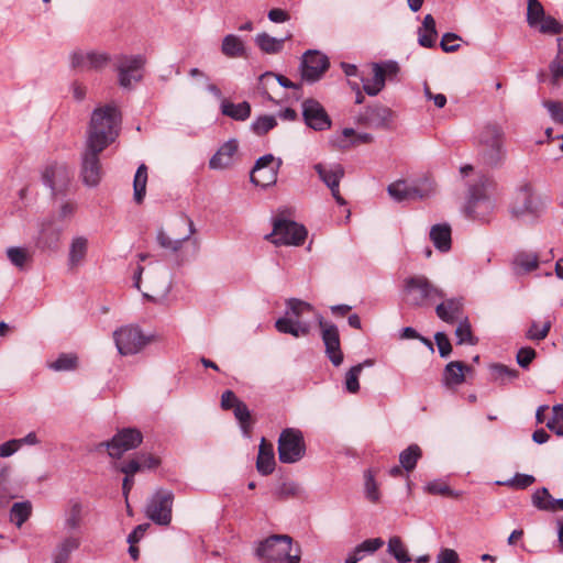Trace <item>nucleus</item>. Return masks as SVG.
<instances>
[{"label":"nucleus","instance_id":"1","mask_svg":"<svg viewBox=\"0 0 563 563\" xmlns=\"http://www.w3.org/2000/svg\"><path fill=\"white\" fill-rule=\"evenodd\" d=\"M121 114L117 107L107 104L96 108L91 114L86 145L103 151L119 135Z\"/></svg>","mask_w":563,"mask_h":563},{"label":"nucleus","instance_id":"2","mask_svg":"<svg viewBox=\"0 0 563 563\" xmlns=\"http://www.w3.org/2000/svg\"><path fill=\"white\" fill-rule=\"evenodd\" d=\"M478 152L483 163L490 167L501 166L507 156L506 133L498 123H487L478 134Z\"/></svg>","mask_w":563,"mask_h":563},{"label":"nucleus","instance_id":"3","mask_svg":"<svg viewBox=\"0 0 563 563\" xmlns=\"http://www.w3.org/2000/svg\"><path fill=\"white\" fill-rule=\"evenodd\" d=\"M287 310L283 318L275 322V328L280 333L291 334L295 338L306 336L310 333V323L300 318L307 312L313 311V307L300 299L290 298L286 301Z\"/></svg>","mask_w":563,"mask_h":563},{"label":"nucleus","instance_id":"4","mask_svg":"<svg viewBox=\"0 0 563 563\" xmlns=\"http://www.w3.org/2000/svg\"><path fill=\"white\" fill-rule=\"evenodd\" d=\"M292 551V539L287 534H274L260 542L256 555L267 562L299 563L300 549Z\"/></svg>","mask_w":563,"mask_h":563},{"label":"nucleus","instance_id":"5","mask_svg":"<svg viewBox=\"0 0 563 563\" xmlns=\"http://www.w3.org/2000/svg\"><path fill=\"white\" fill-rule=\"evenodd\" d=\"M490 185L488 177L479 175L476 183L470 185L468 200L465 206V213L473 220L487 221L495 208L494 201L487 195V187Z\"/></svg>","mask_w":563,"mask_h":563},{"label":"nucleus","instance_id":"6","mask_svg":"<svg viewBox=\"0 0 563 563\" xmlns=\"http://www.w3.org/2000/svg\"><path fill=\"white\" fill-rule=\"evenodd\" d=\"M407 301L411 306H423L443 299L445 294L434 286L426 276L417 275L405 280Z\"/></svg>","mask_w":563,"mask_h":563},{"label":"nucleus","instance_id":"7","mask_svg":"<svg viewBox=\"0 0 563 563\" xmlns=\"http://www.w3.org/2000/svg\"><path fill=\"white\" fill-rule=\"evenodd\" d=\"M306 454L303 434L299 429L286 428L278 439V459L282 463L292 464Z\"/></svg>","mask_w":563,"mask_h":563},{"label":"nucleus","instance_id":"8","mask_svg":"<svg viewBox=\"0 0 563 563\" xmlns=\"http://www.w3.org/2000/svg\"><path fill=\"white\" fill-rule=\"evenodd\" d=\"M113 339L119 353L123 356L140 353L153 339L145 335L136 325H124L113 332Z\"/></svg>","mask_w":563,"mask_h":563},{"label":"nucleus","instance_id":"9","mask_svg":"<svg viewBox=\"0 0 563 563\" xmlns=\"http://www.w3.org/2000/svg\"><path fill=\"white\" fill-rule=\"evenodd\" d=\"M509 210L511 216L516 219L528 216L536 217L539 213L540 200L534 195L532 186L529 183H522L516 188Z\"/></svg>","mask_w":563,"mask_h":563},{"label":"nucleus","instance_id":"10","mask_svg":"<svg viewBox=\"0 0 563 563\" xmlns=\"http://www.w3.org/2000/svg\"><path fill=\"white\" fill-rule=\"evenodd\" d=\"M145 64L146 58L143 55H120L115 64L119 85L124 89H130L134 84L141 81Z\"/></svg>","mask_w":563,"mask_h":563},{"label":"nucleus","instance_id":"11","mask_svg":"<svg viewBox=\"0 0 563 563\" xmlns=\"http://www.w3.org/2000/svg\"><path fill=\"white\" fill-rule=\"evenodd\" d=\"M306 236L307 230L303 225L290 220H276L273 232L266 239L276 245H300Z\"/></svg>","mask_w":563,"mask_h":563},{"label":"nucleus","instance_id":"12","mask_svg":"<svg viewBox=\"0 0 563 563\" xmlns=\"http://www.w3.org/2000/svg\"><path fill=\"white\" fill-rule=\"evenodd\" d=\"M174 494L159 489L148 500L146 516L157 525L167 526L172 520Z\"/></svg>","mask_w":563,"mask_h":563},{"label":"nucleus","instance_id":"13","mask_svg":"<svg viewBox=\"0 0 563 563\" xmlns=\"http://www.w3.org/2000/svg\"><path fill=\"white\" fill-rule=\"evenodd\" d=\"M143 440L140 430L135 428H125L119 431L111 441L102 443L106 445L111 457L120 459L124 452L137 448Z\"/></svg>","mask_w":563,"mask_h":563},{"label":"nucleus","instance_id":"14","mask_svg":"<svg viewBox=\"0 0 563 563\" xmlns=\"http://www.w3.org/2000/svg\"><path fill=\"white\" fill-rule=\"evenodd\" d=\"M110 60V55L103 52H85L77 49L70 54L71 68L80 73L89 70H102L109 65Z\"/></svg>","mask_w":563,"mask_h":563},{"label":"nucleus","instance_id":"15","mask_svg":"<svg viewBox=\"0 0 563 563\" xmlns=\"http://www.w3.org/2000/svg\"><path fill=\"white\" fill-rule=\"evenodd\" d=\"M318 323L321 328V336L328 357L334 366L341 365L343 353L340 347V335L336 325L324 321L321 316L318 317Z\"/></svg>","mask_w":563,"mask_h":563},{"label":"nucleus","instance_id":"16","mask_svg":"<svg viewBox=\"0 0 563 563\" xmlns=\"http://www.w3.org/2000/svg\"><path fill=\"white\" fill-rule=\"evenodd\" d=\"M329 59L325 55L318 51H308L301 59V77L306 81L314 82L321 78L329 68Z\"/></svg>","mask_w":563,"mask_h":563},{"label":"nucleus","instance_id":"17","mask_svg":"<svg viewBox=\"0 0 563 563\" xmlns=\"http://www.w3.org/2000/svg\"><path fill=\"white\" fill-rule=\"evenodd\" d=\"M102 151H97V148H89L86 145V150L81 157V169L80 177L82 183L88 187H96L102 176L101 165L99 161V154Z\"/></svg>","mask_w":563,"mask_h":563},{"label":"nucleus","instance_id":"18","mask_svg":"<svg viewBox=\"0 0 563 563\" xmlns=\"http://www.w3.org/2000/svg\"><path fill=\"white\" fill-rule=\"evenodd\" d=\"M320 179L329 187L331 194L339 205H345V200L340 195V181L344 177V168L341 164L325 165L318 163L313 166Z\"/></svg>","mask_w":563,"mask_h":563},{"label":"nucleus","instance_id":"19","mask_svg":"<svg viewBox=\"0 0 563 563\" xmlns=\"http://www.w3.org/2000/svg\"><path fill=\"white\" fill-rule=\"evenodd\" d=\"M88 514L89 508L87 504L82 503L79 498L69 499L64 514V529L67 533L80 536Z\"/></svg>","mask_w":563,"mask_h":563},{"label":"nucleus","instance_id":"20","mask_svg":"<svg viewBox=\"0 0 563 563\" xmlns=\"http://www.w3.org/2000/svg\"><path fill=\"white\" fill-rule=\"evenodd\" d=\"M302 117L305 123L314 131H324L331 128V119L325 109L314 99H307L302 102Z\"/></svg>","mask_w":563,"mask_h":563},{"label":"nucleus","instance_id":"21","mask_svg":"<svg viewBox=\"0 0 563 563\" xmlns=\"http://www.w3.org/2000/svg\"><path fill=\"white\" fill-rule=\"evenodd\" d=\"M44 184L51 188L53 196L65 192L70 183V172L64 164H54L43 173Z\"/></svg>","mask_w":563,"mask_h":563},{"label":"nucleus","instance_id":"22","mask_svg":"<svg viewBox=\"0 0 563 563\" xmlns=\"http://www.w3.org/2000/svg\"><path fill=\"white\" fill-rule=\"evenodd\" d=\"M187 223H188L189 232L186 236H184L181 239H172L162 229L158 230V232L156 234V241L159 244V246L165 250H169L173 254L177 255L179 264H181L186 261V258L181 254L184 243L189 241L191 235L196 232L194 221L188 218Z\"/></svg>","mask_w":563,"mask_h":563},{"label":"nucleus","instance_id":"23","mask_svg":"<svg viewBox=\"0 0 563 563\" xmlns=\"http://www.w3.org/2000/svg\"><path fill=\"white\" fill-rule=\"evenodd\" d=\"M239 144L236 140L225 142L217 153L210 158L209 166L211 169H225L232 166L234 156L238 152Z\"/></svg>","mask_w":563,"mask_h":563},{"label":"nucleus","instance_id":"24","mask_svg":"<svg viewBox=\"0 0 563 563\" xmlns=\"http://www.w3.org/2000/svg\"><path fill=\"white\" fill-rule=\"evenodd\" d=\"M81 537L79 534L68 533L58 542L53 552V563H67L70 554L79 549Z\"/></svg>","mask_w":563,"mask_h":563},{"label":"nucleus","instance_id":"25","mask_svg":"<svg viewBox=\"0 0 563 563\" xmlns=\"http://www.w3.org/2000/svg\"><path fill=\"white\" fill-rule=\"evenodd\" d=\"M389 196L397 202L423 198L424 192L413 185L407 184L405 180H397L387 187Z\"/></svg>","mask_w":563,"mask_h":563},{"label":"nucleus","instance_id":"26","mask_svg":"<svg viewBox=\"0 0 563 563\" xmlns=\"http://www.w3.org/2000/svg\"><path fill=\"white\" fill-rule=\"evenodd\" d=\"M159 460L152 454H139L129 462L120 466V471L128 476H133L135 473L143 470H152L157 467Z\"/></svg>","mask_w":563,"mask_h":563},{"label":"nucleus","instance_id":"27","mask_svg":"<svg viewBox=\"0 0 563 563\" xmlns=\"http://www.w3.org/2000/svg\"><path fill=\"white\" fill-rule=\"evenodd\" d=\"M391 119V111L384 106H372L365 109L363 114L364 122L374 129H382L388 125Z\"/></svg>","mask_w":563,"mask_h":563},{"label":"nucleus","instance_id":"28","mask_svg":"<svg viewBox=\"0 0 563 563\" xmlns=\"http://www.w3.org/2000/svg\"><path fill=\"white\" fill-rule=\"evenodd\" d=\"M62 229L56 227L52 220L42 223L37 245L41 249L56 250L59 243Z\"/></svg>","mask_w":563,"mask_h":563},{"label":"nucleus","instance_id":"29","mask_svg":"<svg viewBox=\"0 0 563 563\" xmlns=\"http://www.w3.org/2000/svg\"><path fill=\"white\" fill-rule=\"evenodd\" d=\"M463 310V298H450L435 307L437 316L448 323L455 322Z\"/></svg>","mask_w":563,"mask_h":563},{"label":"nucleus","instance_id":"30","mask_svg":"<svg viewBox=\"0 0 563 563\" xmlns=\"http://www.w3.org/2000/svg\"><path fill=\"white\" fill-rule=\"evenodd\" d=\"M384 543L385 542L382 538L366 539L356 545L351 553H349L344 563H358L365 556L371 555L379 550Z\"/></svg>","mask_w":563,"mask_h":563},{"label":"nucleus","instance_id":"31","mask_svg":"<svg viewBox=\"0 0 563 563\" xmlns=\"http://www.w3.org/2000/svg\"><path fill=\"white\" fill-rule=\"evenodd\" d=\"M438 32L435 20L431 14H427L418 29V43L426 48H432L435 45Z\"/></svg>","mask_w":563,"mask_h":563},{"label":"nucleus","instance_id":"32","mask_svg":"<svg viewBox=\"0 0 563 563\" xmlns=\"http://www.w3.org/2000/svg\"><path fill=\"white\" fill-rule=\"evenodd\" d=\"M532 504L540 510L552 512L563 510V498H553L545 487L538 489L533 494Z\"/></svg>","mask_w":563,"mask_h":563},{"label":"nucleus","instance_id":"33","mask_svg":"<svg viewBox=\"0 0 563 563\" xmlns=\"http://www.w3.org/2000/svg\"><path fill=\"white\" fill-rule=\"evenodd\" d=\"M470 371V367L463 362L453 361L450 362L443 372V382L446 386H459L465 380V372Z\"/></svg>","mask_w":563,"mask_h":563},{"label":"nucleus","instance_id":"34","mask_svg":"<svg viewBox=\"0 0 563 563\" xmlns=\"http://www.w3.org/2000/svg\"><path fill=\"white\" fill-rule=\"evenodd\" d=\"M257 471L262 475H269L275 468V456L272 444H267L265 439H262L257 461Z\"/></svg>","mask_w":563,"mask_h":563},{"label":"nucleus","instance_id":"35","mask_svg":"<svg viewBox=\"0 0 563 563\" xmlns=\"http://www.w3.org/2000/svg\"><path fill=\"white\" fill-rule=\"evenodd\" d=\"M88 252V239L85 236H75L69 245L68 266L75 268L79 266Z\"/></svg>","mask_w":563,"mask_h":563},{"label":"nucleus","instance_id":"36","mask_svg":"<svg viewBox=\"0 0 563 563\" xmlns=\"http://www.w3.org/2000/svg\"><path fill=\"white\" fill-rule=\"evenodd\" d=\"M291 38V34H287L284 38H277L263 32L256 35L255 44L266 54H277L284 48V43Z\"/></svg>","mask_w":563,"mask_h":563},{"label":"nucleus","instance_id":"37","mask_svg":"<svg viewBox=\"0 0 563 563\" xmlns=\"http://www.w3.org/2000/svg\"><path fill=\"white\" fill-rule=\"evenodd\" d=\"M221 112L236 121H245L251 115V106L247 101L240 103H233L229 100L223 99L221 102Z\"/></svg>","mask_w":563,"mask_h":563},{"label":"nucleus","instance_id":"38","mask_svg":"<svg viewBox=\"0 0 563 563\" xmlns=\"http://www.w3.org/2000/svg\"><path fill=\"white\" fill-rule=\"evenodd\" d=\"M430 239L441 252L451 249V228L448 224H435L430 230Z\"/></svg>","mask_w":563,"mask_h":563},{"label":"nucleus","instance_id":"39","mask_svg":"<svg viewBox=\"0 0 563 563\" xmlns=\"http://www.w3.org/2000/svg\"><path fill=\"white\" fill-rule=\"evenodd\" d=\"M282 166V159H277V167L261 168L260 172H251V181L261 187L273 185L277 180L278 169Z\"/></svg>","mask_w":563,"mask_h":563},{"label":"nucleus","instance_id":"40","mask_svg":"<svg viewBox=\"0 0 563 563\" xmlns=\"http://www.w3.org/2000/svg\"><path fill=\"white\" fill-rule=\"evenodd\" d=\"M363 89L368 96L378 95L385 87L386 79L382 74V67L373 64V77L371 79L362 78Z\"/></svg>","mask_w":563,"mask_h":563},{"label":"nucleus","instance_id":"41","mask_svg":"<svg viewBox=\"0 0 563 563\" xmlns=\"http://www.w3.org/2000/svg\"><path fill=\"white\" fill-rule=\"evenodd\" d=\"M422 452L419 445L411 444L399 454V463L401 467L409 473L415 470Z\"/></svg>","mask_w":563,"mask_h":563},{"label":"nucleus","instance_id":"42","mask_svg":"<svg viewBox=\"0 0 563 563\" xmlns=\"http://www.w3.org/2000/svg\"><path fill=\"white\" fill-rule=\"evenodd\" d=\"M147 184V167L145 164H141L135 173L133 180L134 200L136 203H141L146 194Z\"/></svg>","mask_w":563,"mask_h":563},{"label":"nucleus","instance_id":"43","mask_svg":"<svg viewBox=\"0 0 563 563\" xmlns=\"http://www.w3.org/2000/svg\"><path fill=\"white\" fill-rule=\"evenodd\" d=\"M221 52L228 57H240L244 54L241 38L234 34L225 35L222 40Z\"/></svg>","mask_w":563,"mask_h":563},{"label":"nucleus","instance_id":"44","mask_svg":"<svg viewBox=\"0 0 563 563\" xmlns=\"http://www.w3.org/2000/svg\"><path fill=\"white\" fill-rule=\"evenodd\" d=\"M7 257L13 266L21 271L25 269L27 263L31 261V254L29 251L20 246L8 247Z\"/></svg>","mask_w":563,"mask_h":563},{"label":"nucleus","instance_id":"45","mask_svg":"<svg viewBox=\"0 0 563 563\" xmlns=\"http://www.w3.org/2000/svg\"><path fill=\"white\" fill-rule=\"evenodd\" d=\"M387 551L399 563H408L411 561V558L407 551L406 545L404 544L401 539L397 536H394L389 539Z\"/></svg>","mask_w":563,"mask_h":563},{"label":"nucleus","instance_id":"46","mask_svg":"<svg viewBox=\"0 0 563 563\" xmlns=\"http://www.w3.org/2000/svg\"><path fill=\"white\" fill-rule=\"evenodd\" d=\"M371 366L372 361L366 360L363 364L352 366L345 375V388L349 393L355 394L360 389L358 377L364 366Z\"/></svg>","mask_w":563,"mask_h":563},{"label":"nucleus","instance_id":"47","mask_svg":"<svg viewBox=\"0 0 563 563\" xmlns=\"http://www.w3.org/2000/svg\"><path fill=\"white\" fill-rule=\"evenodd\" d=\"M494 380L507 384L515 380L519 373L516 368H510L504 364H494L490 367Z\"/></svg>","mask_w":563,"mask_h":563},{"label":"nucleus","instance_id":"48","mask_svg":"<svg viewBox=\"0 0 563 563\" xmlns=\"http://www.w3.org/2000/svg\"><path fill=\"white\" fill-rule=\"evenodd\" d=\"M544 15L543 5L539 0H527V22L529 26L537 27Z\"/></svg>","mask_w":563,"mask_h":563},{"label":"nucleus","instance_id":"49","mask_svg":"<svg viewBox=\"0 0 563 563\" xmlns=\"http://www.w3.org/2000/svg\"><path fill=\"white\" fill-rule=\"evenodd\" d=\"M514 263L523 272L528 273L538 268L539 257L536 253L520 252L516 255Z\"/></svg>","mask_w":563,"mask_h":563},{"label":"nucleus","instance_id":"50","mask_svg":"<svg viewBox=\"0 0 563 563\" xmlns=\"http://www.w3.org/2000/svg\"><path fill=\"white\" fill-rule=\"evenodd\" d=\"M457 344H477V339L472 333L471 323L467 319L462 320L455 329Z\"/></svg>","mask_w":563,"mask_h":563},{"label":"nucleus","instance_id":"51","mask_svg":"<svg viewBox=\"0 0 563 563\" xmlns=\"http://www.w3.org/2000/svg\"><path fill=\"white\" fill-rule=\"evenodd\" d=\"M276 79L280 86L284 88H297V85H295L292 81H290L287 77L283 75H275L273 73H265L260 77V84L263 95L267 97V99L273 100L272 97L268 95L266 90L267 82L269 80Z\"/></svg>","mask_w":563,"mask_h":563},{"label":"nucleus","instance_id":"52","mask_svg":"<svg viewBox=\"0 0 563 563\" xmlns=\"http://www.w3.org/2000/svg\"><path fill=\"white\" fill-rule=\"evenodd\" d=\"M11 520L21 527L31 515V505L26 501L15 503L11 508Z\"/></svg>","mask_w":563,"mask_h":563},{"label":"nucleus","instance_id":"53","mask_svg":"<svg viewBox=\"0 0 563 563\" xmlns=\"http://www.w3.org/2000/svg\"><path fill=\"white\" fill-rule=\"evenodd\" d=\"M276 125L277 120L274 115H262L252 123V130L257 135H264Z\"/></svg>","mask_w":563,"mask_h":563},{"label":"nucleus","instance_id":"54","mask_svg":"<svg viewBox=\"0 0 563 563\" xmlns=\"http://www.w3.org/2000/svg\"><path fill=\"white\" fill-rule=\"evenodd\" d=\"M426 490L431 495H441V496H449V497H459L460 494L456 492H453L450 486L441 481L435 479L426 485Z\"/></svg>","mask_w":563,"mask_h":563},{"label":"nucleus","instance_id":"55","mask_svg":"<svg viewBox=\"0 0 563 563\" xmlns=\"http://www.w3.org/2000/svg\"><path fill=\"white\" fill-rule=\"evenodd\" d=\"M539 31L543 34H561L563 32V24H561L553 16L544 15L541 22L537 26Z\"/></svg>","mask_w":563,"mask_h":563},{"label":"nucleus","instance_id":"56","mask_svg":"<svg viewBox=\"0 0 563 563\" xmlns=\"http://www.w3.org/2000/svg\"><path fill=\"white\" fill-rule=\"evenodd\" d=\"M77 366V357L73 354H62L49 367L56 372L71 371Z\"/></svg>","mask_w":563,"mask_h":563},{"label":"nucleus","instance_id":"57","mask_svg":"<svg viewBox=\"0 0 563 563\" xmlns=\"http://www.w3.org/2000/svg\"><path fill=\"white\" fill-rule=\"evenodd\" d=\"M547 427L558 435H563V405L553 407V417L547 422Z\"/></svg>","mask_w":563,"mask_h":563},{"label":"nucleus","instance_id":"58","mask_svg":"<svg viewBox=\"0 0 563 563\" xmlns=\"http://www.w3.org/2000/svg\"><path fill=\"white\" fill-rule=\"evenodd\" d=\"M551 329V322L547 321L542 327L538 322H532L529 330L527 331V338L530 340L541 341L547 338Z\"/></svg>","mask_w":563,"mask_h":563},{"label":"nucleus","instance_id":"59","mask_svg":"<svg viewBox=\"0 0 563 563\" xmlns=\"http://www.w3.org/2000/svg\"><path fill=\"white\" fill-rule=\"evenodd\" d=\"M559 52L556 57L550 64V70L553 79L563 77V38L558 40Z\"/></svg>","mask_w":563,"mask_h":563},{"label":"nucleus","instance_id":"60","mask_svg":"<svg viewBox=\"0 0 563 563\" xmlns=\"http://www.w3.org/2000/svg\"><path fill=\"white\" fill-rule=\"evenodd\" d=\"M536 478L528 474H516L511 479L503 483L504 485L515 487L517 489H525L534 483Z\"/></svg>","mask_w":563,"mask_h":563},{"label":"nucleus","instance_id":"61","mask_svg":"<svg viewBox=\"0 0 563 563\" xmlns=\"http://www.w3.org/2000/svg\"><path fill=\"white\" fill-rule=\"evenodd\" d=\"M459 41L461 37L457 34L449 32L442 35L440 46L444 52L453 53L460 48Z\"/></svg>","mask_w":563,"mask_h":563},{"label":"nucleus","instance_id":"62","mask_svg":"<svg viewBox=\"0 0 563 563\" xmlns=\"http://www.w3.org/2000/svg\"><path fill=\"white\" fill-rule=\"evenodd\" d=\"M365 494L366 498L372 503H377L379 500L378 487L369 471L365 475Z\"/></svg>","mask_w":563,"mask_h":563},{"label":"nucleus","instance_id":"63","mask_svg":"<svg viewBox=\"0 0 563 563\" xmlns=\"http://www.w3.org/2000/svg\"><path fill=\"white\" fill-rule=\"evenodd\" d=\"M233 411H234L235 418L241 423L242 429L244 430V432H246L247 427L251 421V412H250L247 406L241 401L239 405L235 406Z\"/></svg>","mask_w":563,"mask_h":563},{"label":"nucleus","instance_id":"64","mask_svg":"<svg viewBox=\"0 0 563 563\" xmlns=\"http://www.w3.org/2000/svg\"><path fill=\"white\" fill-rule=\"evenodd\" d=\"M544 107L550 112L551 118L563 124V103L558 101H545Z\"/></svg>","mask_w":563,"mask_h":563}]
</instances>
